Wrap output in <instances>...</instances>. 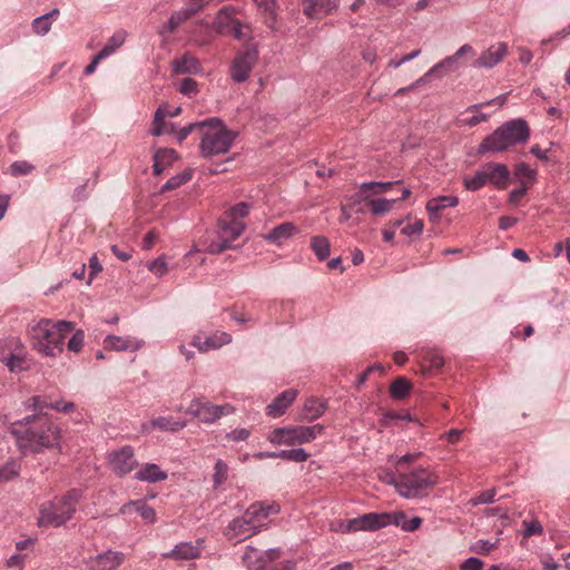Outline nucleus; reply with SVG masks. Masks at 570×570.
<instances>
[{"label":"nucleus","mask_w":570,"mask_h":570,"mask_svg":"<svg viewBox=\"0 0 570 570\" xmlns=\"http://www.w3.org/2000/svg\"><path fill=\"white\" fill-rule=\"evenodd\" d=\"M399 181H370L363 183L360 186L361 193L355 195V203H361V200H366L368 196L366 193H371L373 195H379L389 191L395 184Z\"/></svg>","instance_id":"2f4dec72"},{"label":"nucleus","mask_w":570,"mask_h":570,"mask_svg":"<svg viewBox=\"0 0 570 570\" xmlns=\"http://www.w3.org/2000/svg\"><path fill=\"white\" fill-rule=\"evenodd\" d=\"M299 233V228L292 222H284L274 226L263 235L264 240L277 247L284 246L289 239Z\"/></svg>","instance_id":"a211bd4d"},{"label":"nucleus","mask_w":570,"mask_h":570,"mask_svg":"<svg viewBox=\"0 0 570 570\" xmlns=\"http://www.w3.org/2000/svg\"><path fill=\"white\" fill-rule=\"evenodd\" d=\"M191 179V170H185L176 176L169 178L164 185V190H171L180 187L185 183Z\"/></svg>","instance_id":"49530a36"},{"label":"nucleus","mask_w":570,"mask_h":570,"mask_svg":"<svg viewBox=\"0 0 570 570\" xmlns=\"http://www.w3.org/2000/svg\"><path fill=\"white\" fill-rule=\"evenodd\" d=\"M421 452L407 453L401 456H392L390 462L393 463L396 468H400L403 464L414 463L421 458Z\"/></svg>","instance_id":"4d7b16f0"},{"label":"nucleus","mask_w":570,"mask_h":570,"mask_svg":"<svg viewBox=\"0 0 570 570\" xmlns=\"http://www.w3.org/2000/svg\"><path fill=\"white\" fill-rule=\"evenodd\" d=\"M236 138L237 132L228 129L217 117L200 121L199 150L205 158L228 153Z\"/></svg>","instance_id":"20e7f679"},{"label":"nucleus","mask_w":570,"mask_h":570,"mask_svg":"<svg viewBox=\"0 0 570 570\" xmlns=\"http://www.w3.org/2000/svg\"><path fill=\"white\" fill-rule=\"evenodd\" d=\"M85 343V333L82 330H77L73 332L72 336L68 340L67 348L70 352L79 353Z\"/></svg>","instance_id":"8fccbe9b"},{"label":"nucleus","mask_w":570,"mask_h":570,"mask_svg":"<svg viewBox=\"0 0 570 570\" xmlns=\"http://www.w3.org/2000/svg\"><path fill=\"white\" fill-rule=\"evenodd\" d=\"M153 429L166 432H177L186 426V422L174 417L159 416L150 422Z\"/></svg>","instance_id":"e433bc0d"},{"label":"nucleus","mask_w":570,"mask_h":570,"mask_svg":"<svg viewBox=\"0 0 570 570\" xmlns=\"http://www.w3.org/2000/svg\"><path fill=\"white\" fill-rule=\"evenodd\" d=\"M279 554V549L259 551L252 546H247L242 556V562L248 570H266L268 563L276 560Z\"/></svg>","instance_id":"4468645a"},{"label":"nucleus","mask_w":570,"mask_h":570,"mask_svg":"<svg viewBox=\"0 0 570 570\" xmlns=\"http://www.w3.org/2000/svg\"><path fill=\"white\" fill-rule=\"evenodd\" d=\"M179 91L187 97H194L198 94V83L193 78H184L180 82Z\"/></svg>","instance_id":"864d4df0"},{"label":"nucleus","mask_w":570,"mask_h":570,"mask_svg":"<svg viewBox=\"0 0 570 570\" xmlns=\"http://www.w3.org/2000/svg\"><path fill=\"white\" fill-rule=\"evenodd\" d=\"M258 9L268 16L272 20L276 14V2L275 0H255Z\"/></svg>","instance_id":"13d9d810"},{"label":"nucleus","mask_w":570,"mask_h":570,"mask_svg":"<svg viewBox=\"0 0 570 570\" xmlns=\"http://www.w3.org/2000/svg\"><path fill=\"white\" fill-rule=\"evenodd\" d=\"M236 21L235 9L233 7H224L217 13L214 24L217 32L222 35H229L233 24L236 23Z\"/></svg>","instance_id":"473e14b6"},{"label":"nucleus","mask_w":570,"mask_h":570,"mask_svg":"<svg viewBox=\"0 0 570 570\" xmlns=\"http://www.w3.org/2000/svg\"><path fill=\"white\" fill-rule=\"evenodd\" d=\"M250 436V430L245 428L235 429L226 434V439L232 442H243Z\"/></svg>","instance_id":"bf43d9fd"},{"label":"nucleus","mask_w":570,"mask_h":570,"mask_svg":"<svg viewBox=\"0 0 570 570\" xmlns=\"http://www.w3.org/2000/svg\"><path fill=\"white\" fill-rule=\"evenodd\" d=\"M125 41L124 33L114 35L99 52H106V58L111 56Z\"/></svg>","instance_id":"603ef678"},{"label":"nucleus","mask_w":570,"mask_h":570,"mask_svg":"<svg viewBox=\"0 0 570 570\" xmlns=\"http://www.w3.org/2000/svg\"><path fill=\"white\" fill-rule=\"evenodd\" d=\"M473 111L475 112L473 116L462 120V122L465 126L474 127V126L479 125L480 122L487 121L490 117V115L484 114V112H479V110H473Z\"/></svg>","instance_id":"69168bd1"},{"label":"nucleus","mask_w":570,"mask_h":570,"mask_svg":"<svg viewBox=\"0 0 570 570\" xmlns=\"http://www.w3.org/2000/svg\"><path fill=\"white\" fill-rule=\"evenodd\" d=\"M475 55L476 52L474 48L469 43H464L452 56H449L440 62L435 63L431 69L428 70V72H425L423 77L417 79L414 83H416L417 87L439 72L441 75L451 73L461 67L460 59L473 58Z\"/></svg>","instance_id":"9d476101"},{"label":"nucleus","mask_w":570,"mask_h":570,"mask_svg":"<svg viewBox=\"0 0 570 570\" xmlns=\"http://www.w3.org/2000/svg\"><path fill=\"white\" fill-rule=\"evenodd\" d=\"M59 14L58 9H53L52 11L42 14L33 20L32 27L36 33L46 35L51 28V21Z\"/></svg>","instance_id":"a19ab883"},{"label":"nucleus","mask_w":570,"mask_h":570,"mask_svg":"<svg viewBox=\"0 0 570 570\" xmlns=\"http://www.w3.org/2000/svg\"><path fill=\"white\" fill-rule=\"evenodd\" d=\"M250 27L248 24L242 23L238 19L236 23L233 24L232 31L229 32V35L240 41L250 38Z\"/></svg>","instance_id":"3c124183"},{"label":"nucleus","mask_w":570,"mask_h":570,"mask_svg":"<svg viewBox=\"0 0 570 570\" xmlns=\"http://www.w3.org/2000/svg\"><path fill=\"white\" fill-rule=\"evenodd\" d=\"M16 350L13 352H0V362L8 368L10 373H21L30 368L28 354L19 341L14 342Z\"/></svg>","instance_id":"f3484780"},{"label":"nucleus","mask_w":570,"mask_h":570,"mask_svg":"<svg viewBox=\"0 0 570 570\" xmlns=\"http://www.w3.org/2000/svg\"><path fill=\"white\" fill-rule=\"evenodd\" d=\"M348 520L337 519L330 523V530L338 533H351Z\"/></svg>","instance_id":"338daca9"},{"label":"nucleus","mask_w":570,"mask_h":570,"mask_svg":"<svg viewBox=\"0 0 570 570\" xmlns=\"http://www.w3.org/2000/svg\"><path fill=\"white\" fill-rule=\"evenodd\" d=\"M495 494L497 493H495L494 489H490V490L480 492L478 495L473 497L470 500V503L472 505H480V504L492 503L495 500Z\"/></svg>","instance_id":"6e6d98bb"},{"label":"nucleus","mask_w":570,"mask_h":570,"mask_svg":"<svg viewBox=\"0 0 570 570\" xmlns=\"http://www.w3.org/2000/svg\"><path fill=\"white\" fill-rule=\"evenodd\" d=\"M33 166L27 161H14L11 165V173L14 176L28 175L32 171Z\"/></svg>","instance_id":"0e129e2a"},{"label":"nucleus","mask_w":570,"mask_h":570,"mask_svg":"<svg viewBox=\"0 0 570 570\" xmlns=\"http://www.w3.org/2000/svg\"><path fill=\"white\" fill-rule=\"evenodd\" d=\"M235 412V407L229 404H214L200 399H194L186 410L187 414L193 415L200 422L213 424L223 416H227Z\"/></svg>","instance_id":"1a4fd4ad"},{"label":"nucleus","mask_w":570,"mask_h":570,"mask_svg":"<svg viewBox=\"0 0 570 570\" xmlns=\"http://www.w3.org/2000/svg\"><path fill=\"white\" fill-rule=\"evenodd\" d=\"M458 204L459 198L452 195L431 198L425 205L430 222L438 224L440 222V213L446 208L455 207Z\"/></svg>","instance_id":"393cba45"},{"label":"nucleus","mask_w":570,"mask_h":570,"mask_svg":"<svg viewBox=\"0 0 570 570\" xmlns=\"http://www.w3.org/2000/svg\"><path fill=\"white\" fill-rule=\"evenodd\" d=\"M250 209H252L250 204H248L246 202H240V203L236 204L235 206H233L232 208H229L224 214V216L230 220L232 219L242 220L244 217H246L249 214Z\"/></svg>","instance_id":"a18cd8bd"},{"label":"nucleus","mask_w":570,"mask_h":570,"mask_svg":"<svg viewBox=\"0 0 570 570\" xmlns=\"http://www.w3.org/2000/svg\"><path fill=\"white\" fill-rule=\"evenodd\" d=\"M125 560L126 556L122 551L107 549L83 558L82 564L86 570H118Z\"/></svg>","instance_id":"ddd939ff"},{"label":"nucleus","mask_w":570,"mask_h":570,"mask_svg":"<svg viewBox=\"0 0 570 570\" xmlns=\"http://www.w3.org/2000/svg\"><path fill=\"white\" fill-rule=\"evenodd\" d=\"M507 55L508 46L505 42L492 43L474 59L471 67L475 69H492L502 62Z\"/></svg>","instance_id":"dca6fc26"},{"label":"nucleus","mask_w":570,"mask_h":570,"mask_svg":"<svg viewBox=\"0 0 570 570\" xmlns=\"http://www.w3.org/2000/svg\"><path fill=\"white\" fill-rule=\"evenodd\" d=\"M348 523L351 533L357 531H376L382 528V513H365L357 518L348 519Z\"/></svg>","instance_id":"bb28decb"},{"label":"nucleus","mask_w":570,"mask_h":570,"mask_svg":"<svg viewBox=\"0 0 570 570\" xmlns=\"http://www.w3.org/2000/svg\"><path fill=\"white\" fill-rule=\"evenodd\" d=\"M20 425H30L26 432L12 429L20 449L26 452H40L43 449L57 448L61 440V430L47 417L32 415L26 417Z\"/></svg>","instance_id":"f03ea898"},{"label":"nucleus","mask_w":570,"mask_h":570,"mask_svg":"<svg viewBox=\"0 0 570 570\" xmlns=\"http://www.w3.org/2000/svg\"><path fill=\"white\" fill-rule=\"evenodd\" d=\"M483 562L475 557L468 558L462 564L461 570H482Z\"/></svg>","instance_id":"774afa93"},{"label":"nucleus","mask_w":570,"mask_h":570,"mask_svg":"<svg viewBox=\"0 0 570 570\" xmlns=\"http://www.w3.org/2000/svg\"><path fill=\"white\" fill-rule=\"evenodd\" d=\"M439 474L429 468H416L407 473H391L386 475V482L391 483L396 492L405 499H419L428 495L439 483Z\"/></svg>","instance_id":"7ed1b4c3"},{"label":"nucleus","mask_w":570,"mask_h":570,"mask_svg":"<svg viewBox=\"0 0 570 570\" xmlns=\"http://www.w3.org/2000/svg\"><path fill=\"white\" fill-rule=\"evenodd\" d=\"M411 389L412 383L407 379L400 376L392 382L390 393L393 399L402 400L409 395Z\"/></svg>","instance_id":"ea45409f"},{"label":"nucleus","mask_w":570,"mask_h":570,"mask_svg":"<svg viewBox=\"0 0 570 570\" xmlns=\"http://www.w3.org/2000/svg\"><path fill=\"white\" fill-rule=\"evenodd\" d=\"M256 533L255 527L248 523L244 514L233 519L224 532L225 537L235 543L242 542Z\"/></svg>","instance_id":"6ab92c4d"},{"label":"nucleus","mask_w":570,"mask_h":570,"mask_svg":"<svg viewBox=\"0 0 570 570\" xmlns=\"http://www.w3.org/2000/svg\"><path fill=\"white\" fill-rule=\"evenodd\" d=\"M190 7L184 8L179 11L174 12L168 22L163 26L159 33L161 36L173 33L176 28L185 20L189 19L193 14H195L205 3V0H189Z\"/></svg>","instance_id":"412c9836"},{"label":"nucleus","mask_w":570,"mask_h":570,"mask_svg":"<svg viewBox=\"0 0 570 570\" xmlns=\"http://www.w3.org/2000/svg\"><path fill=\"white\" fill-rule=\"evenodd\" d=\"M366 200L368 202L371 213L376 216H382L390 213L396 203V199L386 198H367Z\"/></svg>","instance_id":"58836bf2"},{"label":"nucleus","mask_w":570,"mask_h":570,"mask_svg":"<svg viewBox=\"0 0 570 570\" xmlns=\"http://www.w3.org/2000/svg\"><path fill=\"white\" fill-rule=\"evenodd\" d=\"M148 271L155 276L161 277L168 273V264L165 255L157 257L148 264Z\"/></svg>","instance_id":"de8ad7c7"},{"label":"nucleus","mask_w":570,"mask_h":570,"mask_svg":"<svg viewBox=\"0 0 570 570\" xmlns=\"http://www.w3.org/2000/svg\"><path fill=\"white\" fill-rule=\"evenodd\" d=\"M75 328L72 322L41 318L28 327L31 348L42 357L57 358L65 348V340Z\"/></svg>","instance_id":"f257e3e1"},{"label":"nucleus","mask_w":570,"mask_h":570,"mask_svg":"<svg viewBox=\"0 0 570 570\" xmlns=\"http://www.w3.org/2000/svg\"><path fill=\"white\" fill-rule=\"evenodd\" d=\"M232 342V335L227 332H215L204 341L199 334L194 335L191 345L195 346L200 353H206L210 350H217Z\"/></svg>","instance_id":"5701e85b"},{"label":"nucleus","mask_w":570,"mask_h":570,"mask_svg":"<svg viewBox=\"0 0 570 570\" xmlns=\"http://www.w3.org/2000/svg\"><path fill=\"white\" fill-rule=\"evenodd\" d=\"M279 511L281 507L276 502H255L243 514L258 533L268 525L272 517L276 515Z\"/></svg>","instance_id":"f8f14e48"},{"label":"nucleus","mask_w":570,"mask_h":570,"mask_svg":"<svg viewBox=\"0 0 570 570\" xmlns=\"http://www.w3.org/2000/svg\"><path fill=\"white\" fill-rule=\"evenodd\" d=\"M424 223L422 219H414L401 229V233L407 237L420 236L423 232Z\"/></svg>","instance_id":"5fc2aeb1"},{"label":"nucleus","mask_w":570,"mask_h":570,"mask_svg":"<svg viewBox=\"0 0 570 570\" xmlns=\"http://www.w3.org/2000/svg\"><path fill=\"white\" fill-rule=\"evenodd\" d=\"M338 0H302L303 12L311 19H321L337 7Z\"/></svg>","instance_id":"a878e982"},{"label":"nucleus","mask_w":570,"mask_h":570,"mask_svg":"<svg viewBox=\"0 0 570 570\" xmlns=\"http://www.w3.org/2000/svg\"><path fill=\"white\" fill-rule=\"evenodd\" d=\"M298 395L296 389H288L277 395L272 403L266 406V414L273 419L282 416L286 410L294 403Z\"/></svg>","instance_id":"b1692460"},{"label":"nucleus","mask_w":570,"mask_h":570,"mask_svg":"<svg viewBox=\"0 0 570 570\" xmlns=\"http://www.w3.org/2000/svg\"><path fill=\"white\" fill-rule=\"evenodd\" d=\"M177 158L174 149H158L154 155L153 169L156 175H160L169 165H171Z\"/></svg>","instance_id":"f704fd0d"},{"label":"nucleus","mask_w":570,"mask_h":570,"mask_svg":"<svg viewBox=\"0 0 570 570\" xmlns=\"http://www.w3.org/2000/svg\"><path fill=\"white\" fill-rule=\"evenodd\" d=\"M487 185V178L483 166L472 176L463 178V186L466 190L476 191Z\"/></svg>","instance_id":"79ce46f5"},{"label":"nucleus","mask_w":570,"mask_h":570,"mask_svg":"<svg viewBox=\"0 0 570 570\" xmlns=\"http://www.w3.org/2000/svg\"><path fill=\"white\" fill-rule=\"evenodd\" d=\"M168 473L156 463H144L137 468L135 479L146 483H157L167 480Z\"/></svg>","instance_id":"c85d7f7f"},{"label":"nucleus","mask_w":570,"mask_h":570,"mask_svg":"<svg viewBox=\"0 0 570 570\" xmlns=\"http://www.w3.org/2000/svg\"><path fill=\"white\" fill-rule=\"evenodd\" d=\"M131 509H135L140 517L147 523H154L156 521V511L153 507L146 504L142 500L130 501L121 508L122 513L129 512Z\"/></svg>","instance_id":"c9c22d12"},{"label":"nucleus","mask_w":570,"mask_h":570,"mask_svg":"<svg viewBox=\"0 0 570 570\" xmlns=\"http://www.w3.org/2000/svg\"><path fill=\"white\" fill-rule=\"evenodd\" d=\"M165 112L166 107H159L157 111L155 112L154 120H153V127H151V134L154 136H160L165 132Z\"/></svg>","instance_id":"09e8293b"},{"label":"nucleus","mask_w":570,"mask_h":570,"mask_svg":"<svg viewBox=\"0 0 570 570\" xmlns=\"http://www.w3.org/2000/svg\"><path fill=\"white\" fill-rule=\"evenodd\" d=\"M422 524V519L414 517L409 519L402 511L382 512V528L387 525L400 527L404 531H415Z\"/></svg>","instance_id":"aec40b11"},{"label":"nucleus","mask_w":570,"mask_h":570,"mask_svg":"<svg viewBox=\"0 0 570 570\" xmlns=\"http://www.w3.org/2000/svg\"><path fill=\"white\" fill-rule=\"evenodd\" d=\"M514 174L522 185L533 183L537 176V171L524 163L517 165Z\"/></svg>","instance_id":"37998d69"},{"label":"nucleus","mask_w":570,"mask_h":570,"mask_svg":"<svg viewBox=\"0 0 570 570\" xmlns=\"http://www.w3.org/2000/svg\"><path fill=\"white\" fill-rule=\"evenodd\" d=\"M81 498L79 490L72 489L61 497H56L41 504L39 509V527L59 528L72 519Z\"/></svg>","instance_id":"423d86ee"},{"label":"nucleus","mask_w":570,"mask_h":570,"mask_svg":"<svg viewBox=\"0 0 570 570\" xmlns=\"http://www.w3.org/2000/svg\"><path fill=\"white\" fill-rule=\"evenodd\" d=\"M200 541L193 542H180L175 546L173 550L164 554L166 558L174 560H191L196 559L200 554Z\"/></svg>","instance_id":"7c9ffc66"},{"label":"nucleus","mask_w":570,"mask_h":570,"mask_svg":"<svg viewBox=\"0 0 570 570\" xmlns=\"http://www.w3.org/2000/svg\"><path fill=\"white\" fill-rule=\"evenodd\" d=\"M324 425H286L276 428L267 435V440L275 446H296L311 443L324 433Z\"/></svg>","instance_id":"0eeeda50"},{"label":"nucleus","mask_w":570,"mask_h":570,"mask_svg":"<svg viewBox=\"0 0 570 570\" xmlns=\"http://www.w3.org/2000/svg\"><path fill=\"white\" fill-rule=\"evenodd\" d=\"M144 341L138 340L136 337L131 336H118V335H108L105 338V347L116 351V352H124V351H138L142 347Z\"/></svg>","instance_id":"cd10ccee"},{"label":"nucleus","mask_w":570,"mask_h":570,"mask_svg":"<svg viewBox=\"0 0 570 570\" xmlns=\"http://www.w3.org/2000/svg\"><path fill=\"white\" fill-rule=\"evenodd\" d=\"M109 469L118 476H124L138 468L135 450L130 445L121 446L107 454Z\"/></svg>","instance_id":"9b49d317"},{"label":"nucleus","mask_w":570,"mask_h":570,"mask_svg":"<svg viewBox=\"0 0 570 570\" xmlns=\"http://www.w3.org/2000/svg\"><path fill=\"white\" fill-rule=\"evenodd\" d=\"M311 248L321 262L325 261L331 253V244L325 236H313L311 238Z\"/></svg>","instance_id":"4c0bfd02"},{"label":"nucleus","mask_w":570,"mask_h":570,"mask_svg":"<svg viewBox=\"0 0 570 570\" xmlns=\"http://www.w3.org/2000/svg\"><path fill=\"white\" fill-rule=\"evenodd\" d=\"M228 475V465L222 459H218L214 465L213 483L215 488L220 487Z\"/></svg>","instance_id":"c03bdc74"},{"label":"nucleus","mask_w":570,"mask_h":570,"mask_svg":"<svg viewBox=\"0 0 570 570\" xmlns=\"http://www.w3.org/2000/svg\"><path fill=\"white\" fill-rule=\"evenodd\" d=\"M48 405L49 404L46 401H43L40 396H32L24 403L27 410L39 412L43 411L45 409H48Z\"/></svg>","instance_id":"e2e57ef3"},{"label":"nucleus","mask_w":570,"mask_h":570,"mask_svg":"<svg viewBox=\"0 0 570 570\" xmlns=\"http://www.w3.org/2000/svg\"><path fill=\"white\" fill-rule=\"evenodd\" d=\"M326 410V403L316 397H308L302 407L304 420L314 421L321 417Z\"/></svg>","instance_id":"72a5a7b5"},{"label":"nucleus","mask_w":570,"mask_h":570,"mask_svg":"<svg viewBox=\"0 0 570 570\" xmlns=\"http://www.w3.org/2000/svg\"><path fill=\"white\" fill-rule=\"evenodd\" d=\"M257 57L258 51L255 48H247L239 52L230 66L232 79L236 82L245 81L249 77Z\"/></svg>","instance_id":"2eb2a0df"},{"label":"nucleus","mask_w":570,"mask_h":570,"mask_svg":"<svg viewBox=\"0 0 570 570\" xmlns=\"http://www.w3.org/2000/svg\"><path fill=\"white\" fill-rule=\"evenodd\" d=\"M487 184L493 185L497 189H505L510 180V171L504 164L487 163L483 165Z\"/></svg>","instance_id":"4be33fe9"},{"label":"nucleus","mask_w":570,"mask_h":570,"mask_svg":"<svg viewBox=\"0 0 570 570\" xmlns=\"http://www.w3.org/2000/svg\"><path fill=\"white\" fill-rule=\"evenodd\" d=\"M218 226V240L212 242L207 246V252L209 254H219L226 249L233 248V242L237 239L246 228L243 220H230L225 216L219 219Z\"/></svg>","instance_id":"6e6552de"},{"label":"nucleus","mask_w":570,"mask_h":570,"mask_svg":"<svg viewBox=\"0 0 570 570\" xmlns=\"http://www.w3.org/2000/svg\"><path fill=\"white\" fill-rule=\"evenodd\" d=\"M522 525L524 527V537L529 538L532 535L541 534L543 529L539 521L532 520V521H523Z\"/></svg>","instance_id":"052dcab7"},{"label":"nucleus","mask_w":570,"mask_h":570,"mask_svg":"<svg viewBox=\"0 0 570 570\" xmlns=\"http://www.w3.org/2000/svg\"><path fill=\"white\" fill-rule=\"evenodd\" d=\"M24 560H26V556L18 552V553L12 554L6 561V566L9 569L23 570L24 569Z\"/></svg>","instance_id":"680f3d73"},{"label":"nucleus","mask_w":570,"mask_h":570,"mask_svg":"<svg viewBox=\"0 0 570 570\" xmlns=\"http://www.w3.org/2000/svg\"><path fill=\"white\" fill-rule=\"evenodd\" d=\"M173 71L176 75H197L202 72V65L197 57L186 52L173 61Z\"/></svg>","instance_id":"c756f323"},{"label":"nucleus","mask_w":570,"mask_h":570,"mask_svg":"<svg viewBox=\"0 0 570 570\" xmlns=\"http://www.w3.org/2000/svg\"><path fill=\"white\" fill-rule=\"evenodd\" d=\"M530 129L525 120L513 119L504 122L479 145V154L502 153L517 144L525 142Z\"/></svg>","instance_id":"39448f33"}]
</instances>
